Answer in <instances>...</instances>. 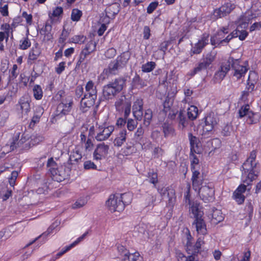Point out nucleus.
<instances>
[{
	"mask_svg": "<svg viewBox=\"0 0 261 261\" xmlns=\"http://www.w3.org/2000/svg\"><path fill=\"white\" fill-rule=\"evenodd\" d=\"M156 200V195L152 193L148 192L145 199L146 204L147 206H151L153 207L154 205V202Z\"/></svg>",
	"mask_w": 261,
	"mask_h": 261,
	"instance_id": "51",
	"label": "nucleus"
},
{
	"mask_svg": "<svg viewBox=\"0 0 261 261\" xmlns=\"http://www.w3.org/2000/svg\"><path fill=\"white\" fill-rule=\"evenodd\" d=\"M87 232L84 233L81 237H79L76 241H75L72 244H71L70 245L67 246L65 248H63L61 251L59 252L56 255L57 256V257H58L59 258L60 256H61L62 255H63L66 252L69 251L71 248H72L73 247H74L76 245H77L80 242H81L82 240H83L84 239V238L87 235Z\"/></svg>",
	"mask_w": 261,
	"mask_h": 261,
	"instance_id": "29",
	"label": "nucleus"
},
{
	"mask_svg": "<svg viewBox=\"0 0 261 261\" xmlns=\"http://www.w3.org/2000/svg\"><path fill=\"white\" fill-rule=\"evenodd\" d=\"M126 135L127 131L125 129L121 130L114 140V146L117 147L121 146L126 141Z\"/></svg>",
	"mask_w": 261,
	"mask_h": 261,
	"instance_id": "25",
	"label": "nucleus"
},
{
	"mask_svg": "<svg viewBox=\"0 0 261 261\" xmlns=\"http://www.w3.org/2000/svg\"><path fill=\"white\" fill-rule=\"evenodd\" d=\"M34 96L36 99H40L42 97V90L41 87L39 85H35L33 89Z\"/></svg>",
	"mask_w": 261,
	"mask_h": 261,
	"instance_id": "55",
	"label": "nucleus"
},
{
	"mask_svg": "<svg viewBox=\"0 0 261 261\" xmlns=\"http://www.w3.org/2000/svg\"><path fill=\"white\" fill-rule=\"evenodd\" d=\"M87 203V200L84 198H81L78 199L73 205L72 208H80L86 204Z\"/></svg>",
	"mask_w": 261,
	"mask_h": 261,
	"instance_id": "60",
	"label": "nucleus"
},
{
	"mask_svg": "<svg viewBox=\"0 0 261 261\" xmlns=\"http://www.w3.org/2000/svg\"><path fill=\"white\" fill-rule=\"evenodd\" d=\"M191 237L189 230L188 229V235H187V239L188 241L187 242L186 246V250L187 252L189 254H197L198 253H195V245H193L192 243L190 241V238Z\"/></svg>",
	"mask_w": 261,
	"mask_h": 261,
	"instance_id": "45",
	"label": "nucleus"
},
{
	"mask_svg": "<svg viewBox=\"0 0 261 261\" xmlns=\"http://www.w3.org/2000/svg\"><path fill=\"white\" fill-rule=\"evenodd\" d=\"M87 232L84 233L81 237H79L76 241H75L72 244H71L70 245L67 246L65 248H63L61 251L59 252L56 255L57 256V257H58L59 258L60 256H61L62 255H63L66 252L69 251L71 248H72L73 247H74L76 245H77L80 242H81L82 240H83L84 239V238L87 235Z\"/></svg>",
	"mask_w": 261,
	"mask_h": 261,
	"instance_id": "32",
	"label": "nucleus"
},
{
	"mask_svg": "<svg viewBox=\"0 0 261 261\" xmlns=\"http://www.w3.org/2000/svg\"><path fill=\"white\" fill-rule=\"evenodd\" d=\"M20 133H17L15 135L10 141V144H7L5 146L2 148L3 153H5V151L8 153L10 151L14 150L18 147H20L24 142V140H23L21 138L20 140H19Z\"/></svg>",
	"mask_w": 261,
	"mask_h": 261,
	"instance_id": "13",
	"label": "nucleus"
},
{
	"mask_svg": "<svg viewBox=\"0 0 261 261\" xmlns=\"http://www.w3.org/2000/svg\"><path fill=\"white\" fill-rule=\"evenodd\" d=\"M149 182L154 185V187H156L155 184L158 182V175L155 172L149 173Z\"/></svg>",
	"mask_w": 261,
	"mask_h": 261,
	"instance_id": "63",
	"label": "nucleus"
},
{
	"mask_svg": "<svg viewBox=\"0 0 261 261\" xmlns=\"http://www.w3.org/2000/svg\"><path fill=\"white\" fill-rule=\"evenodd\" d=\"M223 215L220 210H216L213 211L212 220L213 223L217 224L223 221Z\"/></svg>",
	"mask_w": 261,
	"mask_h": 261,
	"instance_id": "44",
	"label": "nucleus"
},
{
	"mask_svg": "<svg viewBox=\"0 0 261 261\" xmlns=\"http://www.w3.org/2000/svg\"><path fill=\"white\" fill-rule=\"evenodd\" d=\"M86 37L84 35H75L69 39V42L76 44H83L85 42Z\"/></svg>",
	"mask_w": 261,
	"mask_h": 261,
	"instance_id": "52",
	"label": "nucleus"
},
{
	"mask_svg": "<svg viewBox=\"0 0 261 261\" xmlns=\"http://www.w3.org/2000/svg\"><path fill=\"white\" fill-rule=\"evenodd\" d=\"M174 100V99L173 96H170L168 94L166 97L165 99L163 102V111L165 113H167L171 110Z\"/></svg>",
	"mask_w": 261,
	"mask_h": 261,
	"instance_id": "37",
	"label": "nucleus"
},
{
	"mask_svg": "<svg viewBox=\"0 0 261 261\" xmlns=\"http://www.w3.org/2000/svg\"><path fill=\"white\" fill-rule=\"evenodd\" d=\"M132 86L135 88L140 89L147 86L146 82L142 79L139 75L136 73L132 81Z\"/></svg>",
	"mask_w": 261,
	"mask_h": 261,
	"instance_id": "33",
	"label": "nucleus"
},
{
	"mask_svg": "<svg viewBox=\"0 0 261 261\" xmlns=\"http://www.w3.org/2000/svg\"><path fill=\"white\" fill-rule=\"evenodd\" d=\"M87 232L84 233L81 237H79L76 241H75L72 244H71L70 245L67 246L65 248H63L61 251L59 252L56 255L57 256V257H58L59 258L60 256H61L62 255H63L66 252L69 251L71 248H72L73 247H74L76 245H77L80 242H81L82 240H83L84 239V238L87 235Z\"/></svg>",
	"mask_w": 261,
	"mask_h": 261,
	"instance_id": "31",
	"label": "nucleus"
},
{
	"mask_svg": "<svg viewBox=\"0 0 261 261\" xmlns=\"http://www.w3.org/2000/svg\"><path fill=\"white\" fill-rule=\"evenodd\" d=\"M59 173L58 175H55L54 180L61 182L69 177L71 171L70 167H68L65 165H61L59 166Z\"/></svg>",
	"mask_w": 261,
	"mask_h": 261,
	"instance_id": "17",
	"label": "nucleus"
},
{
	"mask_svg": "<svg viewBox=\"0 0 261 261\" xmlns=\"http://www.w3.org/2000/svg\"><path fill=\"white\" fill-rule=\"evenodd\" d=\"M195 152H190V158L191 160V170L193 172L194 170H198L199 168V159L195 154Z\"/></svg>",
	"mask_w": 261,
	"mask_h": 261,
	"instance_id": "41",
	"label": "nucleus"
},
{
	"mask_svg": "<svg viewBox=\"0 0 261 261\" xmlns=\"http://www.w3.org/2000/svg\"><path fill=\"white\" fill-rule=\"evenodd\" d=\"M178 121L179 126L180 128L184 129L186 127L189 123V119L187 118L186 114L182 111H180L178 115Z\"/></svg>",
	"mask_w": 261,
	"mask_h": 261,
	"instance_id": "38",
	"label": "nucleus"
},
{
	"mask_svg": "<svg viewBox=\"0 0 261 261\" xmlns=\"http://www.w3.org/2000/svg\"><path fill=\"white\" fill-rule=\"evenodd\" d=\"M43 113V109L41 107H38L36 108L35 114L32 118V122L36 123L39 122L40 117Z\"/></svg>",
	"mask_w": 261,
	"mask_h": 261,
	"instance_id": "53",
	"label": "nucleus"
},
{
	"mask_svg": "<svg viewBox=\"0 0 261 261\" xmlns=\"http://www.w3.org/2000/svg\"><path fill=\"white\" fill-rule=\"evenodd\" d=\"M140 257V254L138 252L135 253H130L125 254L122 258L123 261H137Z\"/></svg>",
	"mask_w": 261,
	"mask_h": 261,
	"instance_id": "46",
	"label": "nucleus"
},
{
	"mask_svg": "<svg viewBox=\"0 0 261 261\" xmlns=\"http://www.w3.org/2000/svg\"><path fill=\"white\" fill-rule=\"evenodd\" d=\"M143 125L145 127H148L151 122L152 118V112L150 109L145 110L143 115Z\"/></svg>",
	"mask_w": 261,
	"mask_h": 261,
	"instance_id": "43",
	"label": "nucleus"
},
{
	"mask_svg": "<svg viewBox=\"0 0 261 261\" xmlns=\"http://www.w3.org/2000/svg\"><path fill=\"white\" fill-rule=\"evenodd\" d=\"M82 158L81 148L76 147L71 152L69 156L68 164L69 165L77 164Z\"/></svg>",
	"mask_w": 261,
	"mask_h": 261,
	"instance_id": "21",
	"label": "nucleus"
},
{
	"mask_svg": "<svg viewBox=\"0 0 261 261\" xmlns=\"http://www.w3.org/2000/svg\"><path fill=\"white\" fill-rule=\"evenodd\" d=\"M129 102V101L126 100L125 95H121L115 103L116 110L119 112L122 111V107L125 106L126 103Z\"/></svg>",
	"mask_w": 261,
	"mask_h": 261,
	"instance_id": "40",
	"label": "nucleus"
},
{
	"mask_svg": "<svg viewBox=\"0 0 261 261\" xmlns=\"http://www.w3.org/2000/svg\"><path fill=\"white\" fill-rule=\"evenodd\" d=\"M82 15V12L77 9H73L72 11L71 19L72 21H79Z\"/></svg>",
	"mask_w": 261,
	"mask_h": 261,
	"instance_id": "57",
	"label": "nucleus"
},
{
	"mask_svg": "<svg viewBox=\"0 0 261 261\" xmlns=\"http://www.w3.org/2000/svg\"><path fill=\"white\" fill-rule=\"evenodd\" d=\"M164 152V150L161 147H157L154 148L152 155L154 158H159L163 155Z\"/></svg>",
	"mask_w": 261,
	"mask_h": 261,
	"instance_id": "62",
	"label": "nucleus"
},
{
	"mask_svg": "<svg viewBox=\"0 0 261 261\" xmlns=\"http://www.w3.org/2000/svg\"><path fill=\"white\" fill-rule=\"evenodd\" d=\"M233 32H236L235 38L239 37V39L241 41L244 40L248 35V33L245 30H240L239 26L237 27L236 30L233 31Z\"/></svg>",
	"mask_w": 261,
	"mask_h": 261,
	"instance_id": "50",
	"label": "nucleus"
},
{
	"mask_svg": "<svg viewBox=\"0 0 261 261\" xmlns=\"http://www.w3.org/2000/svg\"><path fill=\"white\" fill-rule=\"evenodd\" d=\"M157 190L158 193L161 195L162 197L167 194V196L168 198L167 205L168 207H172L175 204L176 199L175 190L170 187H158Z\"/></svg>",
	"mask_w": 261,
	"mask_h": 261,
	"instance_id": "11",
	"label": "nucleus"
},
{
	"mask_svg": "<svg viewBox=\"0 0 261 261\" xmlns=\"http://www.w3.org/2000/svg\"><path fill=\"white\" fill-rule=\"evenodd\" d=\"M187 115L189 119H195L198 115V108L195 106H191L188 109Z\"/></svg>",
	"mask_w": 261,
	"mask_h": 261,
	"instance_id": "42",
	"label": "nucleus"
},
{
	"mask_svg": "<svg viewBox=\"0 0 261 261\" xmlns=\"http://www.w3.org/2000/svg\"><path fill=\"white\" fill-rule=\"evenodd\" d=\"M200 199L204 202H210L215 199V190L213 184L208 183L197 190Z\"/></svg>",
	"mask_w": 261,
	"mask_h": 261,
	"instance_id": "7",
	"label": "nucleus"
},
{
	"mask_svg": "<svg viewBox=\"0 0 261 261\" xmlns=\"http://www.w3.org/2000/svg\"><path fill=\"white\" fill-rule=\"evenodd\" d=\"M143 100L142 99H137L133 103L132 107L133 114L137 120L141 121L143 116Z\"/></svg>",
	"mask_w": 261,
	"mask_h": 261,
	"instance_id": "16",
	"label": "nucleus"
},
{
	"mask_svg": "<svg viewBox=\"0 0 261 261\" xmlns=\"http://www.w3.org/2000/svg\"><path fill=\"white\" fill-rule=\"evenodd\" d=\"M51 29V25L46 22L45 26L41 29L40 33L41 35H44L46 33H48L49 32H50Z\"/></svg>",
	"mask_w": 261,
	"mask_h": 261,
	"instance_id": "64",
	"label": "nucleus"
},
{
	"mask_svg": "<svg viewBox=\"0 0 261 261\" xmlns=\"http://www.w3.org/2000/svg\"><path fill=\"white\" fill-rule=\"evenodd\" d=\"M114 130V127L112 125L107 127L99 126L95 138L98 141L106 140L110 137Z\"/></svg>",
	"mask_w": 261,
	"mask_h": 261,
	"instance_id": "15",
	"label": "nucleus"
},
{
	"mask_svg": "<svg viewBox=\"0 0 261 261\" xmlns=\"http://www.w3.org/2000/svg\"><path fill=\"white\" fill-rule=\"evenodd\" d=\"M144 134V129L142 124H140L137 128V130L134 135V139L136 141L142 140Z\"/></svg>",
	"mask_w": 261,
	"mask_h": 261,
	"instance_id": "49",
	"label": "nucleus"
},
{
	"mask_svg": "<svg viewBox=\"0 0 261 261\" xmlns=\"http://www.w3.org/2000/svg\"><path fill=\"white\" fill-rule=\"evenodd\" d=\"M31 99L28 95L23 96L19 100V103L23 112L27 114L31 110Z\"/></svg>",
	"mask_w": 261,
	"mask_h": 261,
	"instance_id": "24",
	"label": "nucleus"
},
{
	"mask_svg": "<svg viewBox=\"0 0 261 261\" xmlns=\"http://www.w3.org/2000/svg\"><path fill=\"white\" fill-rule=\"evenodd\" d=\"M233 196L236 202L239 204H242L244 202L245 199V197L244 196V195H243V194L239 193H238L234 192L233 193Z\"/></svg>",
	"mask_w": 261,
	"mask_h": 261,
	"instance_id": "58",
	"label": "nucleus"
},
{
	"mask_svg": "<svg viewBox=\"0 0 261 261\" xmlns=\"http://www.w3.org/2000/svg\"><path fill=\"white\" fill-rule=\"evenodd\" d=\"M120 11V5L118 3H114L108 7L106 9V15L108 17H115Z\"/></svg>",
	"mask_w": 261,
	"mask_h": 261,
	"instance_id": "27",
	"label": "nucleus"
},
{
	"mask_svg": "<svg viewBox=\"0 0 261 261\" xmlns=\"http://www.w3.org/2000/svg\"><path fill=\"white\" fill-rule=\"evenodd\" d=\"M87 232L84 233L81 237H79L76 241H75L72 244H71L70 245L67 246L65 248H63L61 251L59 252L56 255L57 256V257H58L59 258L60 256H61L62 255H63L66 252L69 251L71 248H72L73 247H74L76 245H77L80 242H81L82 240H83L84 239V238L87 235Z\"/></svg>",
	"mask_w": 261,
	"mask_h": 261,
	"instance_id": "30",
	"label": "nucleus"
},
{
	"mask_svg": "<svg viewBox=\"0 0 261 261\" xmlns=\"http://www.w3.org/2000/svg\"><path fill=\"white\" fill-rule=\"evenodd\" d=\"M126 197L130 198V193H125L121 195L119 194L111 195L106 201V205L112 213L120 212L124 209L125 203L122 201V199Z\"/></svg>",
	"mask_w": 261,
	"mask_h": 261,
	"instance_id": "5",
	"label": "nucleus"
},
{
	"mask_svg": "<svg viewBox=\"0 0 261 261\" xmlns=\"http://www.w3.org/2000/svg\"><path fill=\"white\" fill-rule=\"evenodd\" d=\"M190 212L193 214L194 220L192 225L195 226L199 235L204 236L207 233L206 225L202 218L203 212L200 208V204L197 202H190Z\"/></svg>",
	"mask_w": 261,
	"mask_h": 261,
	"instance_id": "2",
	"label": "nucleus"
},
{
	"mask_svg": "<svg viewBox=\"0 0 261 261\" xmlns=\"http://www.w3.org/2000/svg\"><path fill=\"white\" fill-rule=\"evenodd\" d=\"M46 166L53 179L54 180L55 175H56V174L58 175L59 173V166H58L53 158L48 160Z\"/></svg>",
	"mask_w": 261,
	"mask_h": 261,
	"instance_id": "23",
	"label": "nucleus"
},
{
	"mask_svg": "<svg viewBox=\"0 0 261 261\" xmlns=\"http://www.w3.org/2000/svg\"><path fill=\"white\" fill-rule=\"evenodd\" d=\"M235 7V5L233 4L230 2L226 3L220 8L214 10L211 18L212 20H215L225 17L229 15L234 9Z\"/></svg>",
	"mask_w": 261,
	"mask_h": 261,
	"instance_id": "9",
	"label": "nucleus"
},
{
	"mask_svg": "<svg viewBox=\"0 0 261 261\" xmlns=\"http://www.w3.org/2000/svg\"><path fill=\"white\" fill-rule=\"evenodd\" d=\"M120 66L115 60L109 64L108 68L106 70V72H108L111 74L116 75L118 73L119 69L123 68Z\"/></svg>",
	"mask_w": 261,
	"mask_h": 261,
	"instance_id": "35",
	"label": "nucleus"
},
{
	"mask_svg": "<svg viewBox=\"0 0 261 261\" xmlns=\"http://www.w3.org/2000/svg\"><path fill=\"white\" fill-rule=\"evenodd\" d=\"M216 53L214 51H211L207 54L205 57L202 60L206 65L208 67L214 61Z\"/></svg>",
	"mask_w": 261,
	"mask_h": 261,
	"instance_id": "48",
	"label": "nucleus"
},
{
	"mask_svg": "<svg viewBox=\"0 0 261 261\" xmlns=\"http://www.w3.org/2000/svg\"><path fill=\"white\" fill-rule=\"evenodd\" d=\"M125 77H119L105 85L102 88V96L105 99L109 100L113 99L120 93L125 85Z\"/></svg>",
	"mask_w": 261,
	"mask_h": 261,
	"instance_id": "3",
	"label": "nucleus"
},
{
	"mask_svg": "<svg viewBox=\"0 0 261 261\" xmlns=\"http://www.w3.org/2000/svg\"><path fill=\"white\" fill-rule=\"evenodd\" d=\"M188 137L190 144V152L199 154L201 152V149L199 146V139L191 133L188 134Z\"/></svg>",
	"mask_w": 261,
	"mask_h": 261,
	"instance_id": "20",
	"label": "nucleus"
},
{
	"mask_svg": "<svg viewBox=\"0 0 261 261\" xmlns=\"http://www.w3.org/2000/svg\"><path fill=\"white\" fill-rule=\"evenodd\" d=\"M207 67L208 66L206 65V64L201 60V61L198 64L197 66H196L193 70L190 71V72L189 73V74L191 76H193L201 71L206 69Z\"/></svg>",
	"mask_w": 261,
	"mask_h": 261,
	"instance_id": "39",
	"label": "nucleus"
},
{
	"mask_svg": "<svg viewBox=\"0 0 261 261\" xmlns=\"http://www.w3.org/2000/svg\"><path fill=\"white\" fill-rule=\"evenodd\" d=\"M229 63V69L230 67L234 70L233 76L237 80L240 79L244 76L248 68L244 65H240V61L238 59H234L232 57H229L228 59Z\"/></svg>",
	"mask_w": 261,
	"mask_h": 261,
	"instance_id": "8",
	"label": "nucleus"
},
{
	"mask_svg": "<svg viewBox=\"0 0 261 261\" xmlns=\"http://www.w3.org/2000/svg\"><path fill=\"white\" fill-rule=\"evenodd\" d=\"M208 35L203 34L201 40L195 44V46L192 48L191 51L194 54H200L204 47L208 44Z\"/></svg>",
	"mask_w": 261,
	"mask_h": 261,
	"instance_id": "19",
	"label": "nucleus"
},
{
	"mask_svg": "<svg viewBox=\"0 0 261 261\" xmlns=\"http://www.w3.org/2000/svg\"><path fill=\"white\" fill-rule=\"evenodd\" d=\"M97 91L96 86L92 81H88L85 86V92L84 96L81 100V107L90 108L93 106L97 99Z\"/></svg>",
	"mask_w": 261,
	"mask_h": 261,
	"instance_id": "4",
	"label": "nucleus"
},
{
	"mask_svg": "<svg viewBox=\"0 0 261 261\" xmlns=\"http://www.w3.org/2000/svg\"><path fill=\"white\" fill-rule=\"evenodd\" d=\"M236 32L233 31L229 34L225 39L220 41L218 45H221L223 43H228L232 38H235Z\"/></svg>",
	"mask_w": 261,
	"mask_h": 261,
	"instance_id": "61",
	"label": "nucleus"
},
{
	"mask_svg": "<svg viewBox=\"0 0 261 261\" xmlns=\"http://www.w3.org/2000/svg\"><path fill=\"white\" fill-rule=\"evenodd\" d=\"M204 120L202 125V135L212 131L214 126L217 123V119L213 113H210L206 116Z\"/></svg>",
	"mask_w": 261,
	"mask_h": 261,
	"instance_id": "12",
	"label": "nucleus"
},
{
	"mask_svg": "<svg viewBox=\"0 0 261 261\" xmlns=\"http://www.w3.org/2000/svg\"><path fill=\"white\" fill-rule=\"evenodd\" d=\"M60 224V222H57V221H55L54 223H53L47 229V230L45 231L44 232H43L41 235H40V236H39L38 238H36L35 240H34L33 241H32V242H30V243H29L28 244H27L26 245L25 247H27V246H29L30 245H31V244H32L34 242H35L36 241V240H37L38 239L40 238H41V237H46L47 236H48L49 234H50V233H53V230L58 226H59Z\"/></svg>",
	"mask_w": 261,
	"mask_h": 261,
	"instance_id": "34",
	"label": "nucleus"
},
{
	"mask_svg": "<svg viewBox=\"0 0 261 261\" xmlns=\"http://www.w3.org/2000/svg\"><path fill=\"white\" fill-rule=\"evenodd\" d=\"M229 70L228 60L223 62L220 69L215 73V77L217 80H222Z\"/></svg>",
	"mask_w": 261,
	"mask_h": 261,
	"instance_id": "22",
	"label": "nucleus"
},
{
	"mask_svg": "<svg viewBox=\"0 0 261 261\" xmlns=\"http://www.w3.org/2000/svg\"><path fill=\"white\" fill-rule=\"evenodd\" d=\"M73 102L70 97H66L63 99L58 105L56 116L60 117L62 115L68 114L71 111Z\"/></svg>",
	"mask_w": 261,
	"mask_h": 261,
	"instance_id": "10",
	"label": "nucleus"
},
{
	"mask_svg": "<svg viewBox=\"0 0 261 261\" xmlns=\"http://www.w3.org/2000/svg\"><path fill=\"white\" fill-rule=\"evenodd\" d=\"M130 57V53L129 51H125L118 56L115 60L120 65V66L123 68L127 64Z\"/></svg>",
	"mask_w": 261,
	"mask_h": 261,
	"instance_id": "28",
	"label": "nucleus"
},
{
	"mask_svg": "<svg viewBox=\"0 0 261 261\" xmlns=\"http://www.w3.org/2000/svg\"><path fill=\"white\" fill-rule=\"evenodd\" d=\"M238 118H245L246 122L249 125L256 124L259 122V116L250 110L249 105L242 106L238 111Z\"/></svg>",
	"mask_w": 261,
	"mask_h": 261,
	"instance_id": "6",
	"label": "nucleus"
},
{
	"mask_svg": "<svg viewBox=\"0 0 261 261\" xmlns=\"http://www.w3.org/2000/svg\"><path fill=\"white\" fill-rule=\"evenodd\" d=\"M256 156L255 151H252L249 156L242 166L243 168L242 180L243 182L247 185H249L258 176V171L255 161Z\"/></svg>",
	"mask_w": 261,
	"mask_h": 261,
	"instance_id": "1",
	"label": "nucleus"
},
{
	"mask_svg": "<svg viewBox=\"0 0 261 261\" xmlns=\"http://www.w3.org/2000/svg\"><path fill=\"white\" fill-rule=\"evenodd\" d=\"M122 110H124V117L127 118L131 111V102H127L125 106L122 107Z\"/></svg>",
	"mask_w": 261,
	"mask_h": 261,
	"instance_id": "59",
	"label": "nucleus"
},
{
	"mask_svg": "<svg viewBox=\"0 0 261 261\" xmlns=\"http://www.w3.org/2000/svg\"><path fill=\"white\" fill-rule=\"evenodd\" d=\"M156 67V63L154 62L150 61L143 64L141 67L142 71L143 72H150Z\"/></svg>",
	"mask_w": 261,
	"mask_h": 261,
	"instance_id": "47",
	"label": "nucleus"
},
{
	"mask_svg": "<svg viewBox=\"0 0 261 261\" xmlns=\"http://www.w3.org/2000/svg\"><path fill=\"white\" fill-rule=\"evenodd\" d=\"M192 181V187L195 191H197L202 186L206 184L204 183L202 179L200 177V173L198 170H194L192 172L191 178Z\"/></svg>",
	"mask_w": 261,
	"mask_h": 261,
	"instance_id": "18",
	"label": "nucleus"
},
{
	"mask_svg": "<svg viewBox=\"0 0 261 261\" xmlns=\"http://www.w3.org/2000/svg\"><path fill=\"white\" fill-rule=\"evenodd\" d=\"M162 129L165 138L174 135V129L171 124L167 122L164 123L162 125Z\"/></svg>",
	"mask_w": 261,
	"mask_h": 261,
	"instance_id": "36",
	"label": "nucleus"
},
{
	"mask_svg": "<svg viewBox=\"0 0 261 261\" xmlns=\"http://www.w3.org/2000/svg\"><path fill=\"white\" fill-rule=\"evenodd\" d=\"M138 120L132 118H128L126 120V127L128 131H133L137 126Z\"/></svg>",
	"mask_w": 261,
	"mask_h": 261,
	"instance_id": "54",
	"label": "nucleus"
},
{
	"mask_svg": "<svg viewBox=\"0 0 261 261\" xmlns=\"http://www.w3.org/2000/svg\"><path fill=\"white\" fill-rule=\"evenodd\" d=\"M109 146L104 143L98 144L93 152V156L94 160L100 161L105 158L108 153Z\"/></svg>",
	"mask_w": 261,
	"mask_h": 261,
	"instance_id": "14",
	"label": "nucleus"
},
{
	"mask_svg": "<svg viewBox=\"0 0 261 261\" xmlns=\"http://www.w3.org/2000/svg\"><path fill=\"white\" fill-rule=\"evenodd\" d=\"M31 43L29 38L27 37L23 38L20 41L19 48L22 50H25L30 47Z\"/></svg>",
	"mask_w": 261,
	"mask_h": 261,
	"instance_id": "56",
	"label": "nucleus"
},
{
	"mask_svg": "<svg viewBox=\"0 0 261 261\" xmlns=\"http://www.w3.org/2000/svg\"><path fill=\"white\" fill-rule=\"evenodd\" d=\"M41 54V49L38 44L36 43L29 52L28 60L33 61L36 60Z\"/></svg>",
	"mask_w": 261,
	"mask_h": 261,
	"instance_id": "26",
	"label": "nucleus"
}]
</instances>
